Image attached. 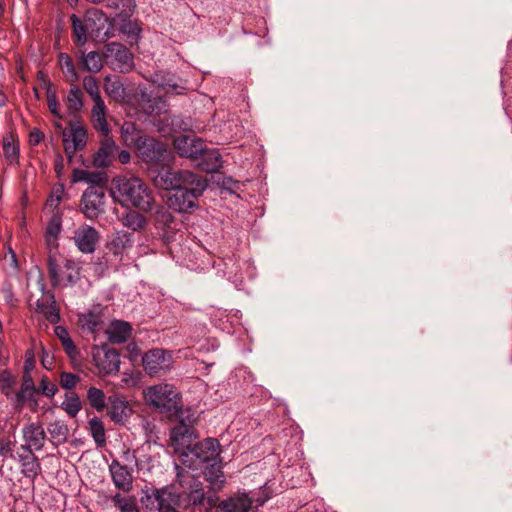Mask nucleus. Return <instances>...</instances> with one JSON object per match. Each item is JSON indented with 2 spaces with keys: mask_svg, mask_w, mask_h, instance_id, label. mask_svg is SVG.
Wrapping results in <instances>:
<instances>
[{
  "mask_svg": "<svg viewBox=\"0 0 512 512\" xmlns=\"http://www.w3.org/2000/svg\"><path fill=\"white\" fill-rule=\"evenodd\" d=\"M112 197L123 207L133 206L144 212L154 205V197L148 185L136 176H119L113 179Z\"/></svg>",
  "mask_w": 512,
  "mask_h": 512,
  "instance_id": "obj_1",
  "label": "nucleus"
},
{
  "mask_svg": "<svg viewBox=\"0 0 512 512\" xmlns=\"http://www.w3.org/2000/svg\"><path fill=\"white\" fill-rule=\"evenodd\" d=\"M174 147L181 157L193 160L203 157L204 161L199 166L206 172H214L221 167L220 154L216 150H208L201 138L181 135L174 139Z\"/></svg>",
  "mask_w": 512,
  "mask_h": 512,
  "instance_id": "obj_2",
  "label": "nucleus"
},
{
  "mask_svg": "<svg viewBox=\"0 0 512 512\" xmlns=\"http://www.w3.org/2000/svg\"><path fill=\"white\" fill-rule=\"evenodd\" d=\"M142 394L146 404L160 413L177 414L182 408L181 394L172 384L151 385Z\"/></svg>",
  "mask_w": 512,
  "mask_h": 512,
  "instance_id": "obj_3",
  "label": "nucleus"
},
{
  "mask_svg": "<svg viewBox=\"0 0 512 512\" xmlns=\"http://www.w3.org/2000/svg\"><path fill=\"white\" fill-rule=\"evenodd\" d=\"M181 496L175 484H168L160 488H151L144 491L141 501L150 512H167L179 508Z\"/></svg>",
  "mask_w": 512,
  "mask_h": 512,
  "instance_id": "obj_4",
  "label": "nucleus"
},
{
  "mask_svg": "<svg viewBox=\"0 0 512 512\" xmlns=\"http://www.w3.org/2000/svg\"><path fill=\"white\" fill-rule=\"evenodd\" d=\"M48 273L52 286L68 287L80 280V262L69 258H60L49 255Z\"/></svg>",
  "mask_w": 512,
  "mask_h": 512,
  "instance_id": "obj_5",
  "label": "nucleus"
},
{
  "mask_svg": "<svg viewBox=\"0 0 512 512\" xmlns=\"http://www.w3.org/2000/svg\"><path fill=\"white\" fill-rule=\"evenodd\" d=\"M207 182L201 176H196L193 184L176 189L168 198L171 208L180 213L190 212L196 207L197 199L203 194Z\"/></svg>",
  "mask_w": 512,
  "mask_h": 512,
  "instance_id": "obj_6",
  "label": "nucleus"
},
{
  "mask_svg": "<svg viewBox=\"0 0 512 512\" xmlns=\"http://www.w3.org/2000/svg\"><path fill=\"white\" fill-rule=\"evenodd\" d=\"M173 364L169 351L161 348L148 350L142 356V365L145 372L151 377H158L170 371Z\"/></svg>",
  "mask_w": 512,
  "mask_h": 512,
  "instance_id": "obj_7",
  "label": "nucleus"
},
{
  "mask_svg": "<svg viewBox=\"0 0 512 512\" xmlns=\"http://www.w3.org/2000/svg\"><path fill=\"white\" fill-rule=\"evenodd\" d=\"M105 58L107 65L114 71L129 72L134 65L130 50L120 43H109L106 47Z\"/></svg>",
  "mask_w": 512,
  "mask_h": 512,
  "instance_id": "obj_8",
  "label": "nucleus"
},
{
  "mask_svg": "<svg viewBox=\"0 0 512 512\" xmlns=\"http://www.w3.org/2000/svg\"><path fill=\"white\" fill-rule=\"evenodd\" d=\"M105 190L102 186H89L81 197V211L88 219H96L104 212Z\"/></svg>",
  "mask_w": 512,
  "mask_h": 512,
  "instance_id": "obj_9",
  "label": "nucleus"
},
{
  "mask_svg": "<svg viewBox=\"0 0 512 512\" xmlns=\"http://www.w3.org/2000/svg\"><path fill=\"white\" fill-rule=\"evenodd\" d=\"M138 156L144 162L157 163L165 158L166 146L153 137L143 136L136 139Z\"/></svg>",
  "mask_w": 512,
  "mask_h": 512,
  "instance_id": "obj_10",
  "label": "nucleus"
},
{
  "mask_svg": "<svg viewBox=\"0 0 512 512\" xmlns=\"http://www.w3.org/2000/svg\"><path fill=\"white\" fill-rule=\"evenodd\" d=\"M73 239L80 252L91 254L95 251L100 236L94 227L84 224L75 230Z\"/></svg>",
  "mask_w": 512,
  "mask_h": 512,
  "instance_id": "obj_11",
  "label": "nucleus"
},
{
  "mask_svg": "<svg viewBox=\"0 0 512 512\" xmlns=\"http://www.w3.org/2000/svg\"><path fill=\"white\" fill-rule=\"evenodd\" d=\"M109 473L115 488L125 493L130 492L132 490V469L122 464L119 460L113 459L109 464Z\"/></svg>",
  "mask_w": 512,
  "mask_h": 512,
  "instance_id": "obj_12",
  "label": "nucleus"
},
{
  "mask_svg": "<svg viewBox=\"0 0 512 512\" xmlns=\"http://www.w3.org/2000/svg\"><path fill=\"white\" fill-rule=\"evenodd\" d=\"M197 175L187 170H166L160 174L161 185L166 190L174 192L184 185L193 184Z\"/></svg>",
  "mask_w": 512,
  "mask_h": 512,
  "instance_id": "obj_13",
  "label": "nucleus"
},
{
  "mask_svg": "<svg viewBox=\"0 0 512 512\" xmlns=\"http://www.w3.org/2000/svg\"><path fill=\"white\" fill-rule=\"evenodd\" d=\"M22 435L25 442L24 447L31 453L32 450L39 451L44 447L46 433L42 425L38 423H29L22 429Z\"/></svg>",
  "mask_w": 512,
  "mask_h": 512,
  "instance_id": "obj_14",
  "label": "nucleus"
},
{
  "mask_svg": "<svg viewBox=\"0 0 512 512\" xmlns=\"http://www.w3.org/2000/svg\"><path fill=\"white\" fill-rule=\"evenodd\" d=\"M118 146L115 141L109 136H104L100 143V147L93 156V165L97 168L108 167L114 160Z\"/></svg>",
  "mask_w": 512,
  "mask_h": 512,
  "instance_id": "obj_15",
  "label": "nucleus"
},
{
  "mask_svg": "<svg viewBox=\"0 0 512 512\" xmlns=\"http://www.w3.org/2000/svg\"><path fill=\"white\" fill-rule=\"evenodd\" d=\"M187 499L189 505L194 507H204L206 511H210L214 508L218 501V497L215 492L213 494H205L203 485L200 482H196L190 487Z\"/></svg>",
  "mask_w": 512,
  "mask_h": 512,
  "instance_id": "obj_16",
  "label": "nucleus"
},
{
  "mask_svg": "<svg viewBox=\"0 0 512 512\" xmlns=\"http://www.w3.org/2000/svg\"><path fill=\"white\" fill-rule=\"evenodd\" d=\"M253 500L246 493L229 497L216 505V512H250Z\"/></svg>",
  "mask_w": 512,
  "mask_h": 512,
  "instance_id": "obj_17",
  "label": "nucleus"
},
{
  "mask_svg": "<svg viewBox=\"0 0 512 512\" xmlns=\"http://www.w3.org/2000/svg\"><path fill=\"white\" fill-rule=\"evenodd\" d=\"M127 400L119 395L108 397V415L114 423H124L131 415Z\"/></svg>",
  "mask_w": 512,
  "mask_h": 512,
  "instance_id": "obj_18",
  "label": "nucleus"
},
{
  "mask_svg": "<svg viewBox=\"0 0 512 512\" xmlns=\"http://www.w3.org/2000/svg\"><path fill=\"white\" fill-rule=\"evenodd\" d=\"M78 323L84 332L91 334L98 333L104 324L103 314L100 307L80 313L78 315Z\"/></svg>",
  "mask_w": 512,
  "mask_h": 512,
  "instance_id": "obj_19",
  "label": "nucleus"
},
{
  "mask_svg": "<svg viewBox=\"0 0 512 512\" xmlns=\"http://www.w3.org/2000/svg\"><path fill=\"white\" fill-rule=\"evenodd\" d=\"M192 452L200 462L215 461L220 454V444L215 438H207L195 444Z\"/></svg>",
  "mask_w": 512,
  "mask_h": 512,
  "instance_id": "obj_20",
  "label": "nucleus"
},
{
  "mask_svg": "<svg viewBox=\"0 0 512 512\" xmlns=\"http://www.w3.org/2000/svg\"><path fill=\"white\" fill-rule=\"evenodd\" d=\"M132 333V326L122 320H114L108 326L106 334L108 340L114 344H121L126 342Z\"/></svg>",
  "mask_w": 512,
  "mask_h": 512,
  "instance_id": "obj_21",
  "label": "nucleus"
},
{
  "mask_svg": "<svg viewBox=\"0 0 512 512\" xmlns=\"http://www.w3.org/2000/svg\"><path fill=\"white\" fill-rule=\"evenodd\" d=\"M72 24V38L76 45L83 46L88 41V30L92 27V20L86 17L84 20L80 19L76 14L70 17Z\"/></svg>",
  "mask_w": 512,
  "mask_h": 512,
  "instance_id": "obj_22",
  "label": "nucleus"
},
{
  "mask_svg": "<svg viewBox=\"0 0 512 512\" xmlns=\"http://www.w3.org/2000/svg\"><path fill=\"white\" fill-rule=\"evenodd\" d=\"M120 355L114 349L106 350L102 357L96 360V365L104 374H116L120 369Z\"/></svg>",
  "mask_w": 512,
  "mask_h": 512,
  "instance_id": "obj_23",
  "label": "nucleus"
},
{
  "mask_svg": "<svg viewBox=\"0 0 512 512\" xmlns=\"http://www.w3.org/2000/svg\"><path fill=\"white\" fill-rule=\"evenodd\" d=\"M179 419V424L172 428L170 437L174 443H183L184 440L191 436L192 433V423L194 419H191L190 416L187 417V421L183 417V410L180 409V412L174 414Z\"/></svg>",
  "mask_w": 512,
  "mask_h": 512,
  "instance_id": "obj_24",
  "label": "nucleus"
},
{
  "mask_svg": "<svg viewBox=\"0 0 512 512\" xmlns=\"http://www.w3.org/2000/svg\"><path fill=\"white\" fill-rule=\"evenodd\" d=\"M91 118L94 128L101 132L103 136H107L110 133L106 119V106L103 100L94 102Z\"/></svg>",
  "mask_w": 512,
  "mask_h": 512,
  "instance_id": "obj_25",
  "label": "nucleus"
},
{
  "mask_svg": "<svg viewBox=\"0 0 512 512\" xmlns=\"http://www.w3.org/2000/svg\"><path fill=\"white\" fill-rule=\"evenodd\" d=\"M37 311L45 316L52 324L60 321V313L54 295L49 293L42 301H37Z\"/></svg>",
  "mask_w": 512,
  "mask_h": 512,
  "instance_id": "obj_26",
  "label": "nucleus"
},
{
  "mask_svg": "<svg viewBox=\"0 0 512 512\" xmlns=\"http://www.w3.org/2000/svg\"><path fill=\"white\" fill-rule=\"evenodd\" d=\"M203 474L205 480L210 483L215 493L224 487L226 478L218 463L215 462L206 466Z\"/></svg>",
  "mask_w": 512,
  "mask_h": 512,
  "instance_id": "obj_27",
  "label": "nucleus"
},
{
  "mask_svg": "<svg viewBox=\"0 0 512 512\" xmlns=\"http://www.w3.org/2000/svg\"><path fill=\"white\" fill-rule=\"evenodd\" d=\"M151 81L162 88L165 92H174L175 94H181L185 87L173 81L170 73L159 71L152 75Z\"/></svg>",
  "mask_w": 512,
  "mask_h": 512,
  "instance_id": "obj_28",
  "label": "nucleus"
},
{
  "mask_svg": "<svg viewBox=\"0 0 512 512\" xmlns=\"http://www.w3.org/2000/svg\"><path fill=\"white\" fill-rule=\"evenodd\" d=\"M134 239L133 235L127 231H117L111 242L109 243V250L115 254H122L125 249L133 246Z\"/></svg>",
  "mask_w": 512,
  "mask_h": 512,
  "instance_id": "obj_29",
  "label": "nucleus"
},
{
  "mask_svg": "<svg viewBox=\"0 0 512 512\" xmlns=\"http://www.w3.org/2000/svg\"><path fill=\"white\" fill-rule=\"evenodd\" d=\"M2 150L5 159L14 164L18 162L19 145L14 134L6 133L2 138Z\"/></svg>",
  "mask_w": 512,
  "mask_h": 512,
  "instance_id": "obj_30",
  "label": "nucleus"
},
{
  "mask_svg": "<svg viewBox=\"0 0 512 512\" xmlns=\"http://www.w3.org/2000/svg\"><path fill=\"white\" fill-rule=\"evenodd\" d=\"M81 67L91 73H98L103 68V59L100 53L91 51L88 53L82 52Z\"/></svg>",
  "mask_w": 512,
  "mask_h": 512,
  "instance_id": "obj_31",
  "label": "nucleus"
},
{
  "mask_svg": "<svg viewBox=\"0 0 512 512\" xmlns=\"http://www.w3.org/2000/svg\"><path fill=\"white\" fill-rule=\"evenodd\" d=\"M47 430L54 445L58 446L66 442L69 429L63 421L49 423Z\"/></svg>",
  "mask_w": 512,
  "mask_h": 512,
  "instance_id": "obj_32",
  "label": "nucleus"
},
{
  "mask_svg": "<svg viewBox=\"0 0 512 512\" xmlns=\"http://www.w3.org/2000/svg\"><path fill=\"white\" fill-rule=\"evenodd\" d=\"M143 110L150 116H158L167 112L168 104L163 97H148L147 99H144Z\"/></svg>",
  "mask_w": 512,
  "mask_h": 512,
  "instance_id": "obj_33",
  "label": "nucleus"
},
{
  "mask_svg": "<svg viewBox=\"0 0 512 512\" xmlns=\"http://www.w3.org/2000/svg\"><path fill=\"white\" fill-rule=\"evenodd\" d=\"M104 90L107 95L115 100H121L125 95V88L116 76H106Z\"/></svg>",
  "mask_w": 512,
  "mask_h": 512,
  "instance_id": "obj_34",
  "label": "nucleus"
},
{
  "mask_svg": "<svg viewBox=\"0 0 512 512\" xmlns=\"http://www.w3.org/2000/svg\"><path fill=\"white\" fill-rule=\"evenodd\" d=\"M121 222L123 226L133 231H140L146 226L145 217L134 210H130L123 214Z\"/></svg>",
  "mask_w": 512,
  "mask_h": 512,
  "instance_id": "obj_35",
  "label": "nucleus"
},
{
  "mask_svg": "<svg viewBox=\"0 0 512 512\" xmlns=\"http://www.w3.org/2000/svg\"><path fill=\"white\" fill-rule=\"evenodd\" d=\"M88 426L97 447H103L106 444V434L102 420L98 417H93L89 420Z\"/></svg>",
  "mask_w": 512,
  "mask_h": 512,
  "instance_id": "obj_36",
  "label": "nucleus"
},
{
  "mask_svg": "<svg viewBox=\"0 0 512 512\" xmlns=\"http://www.w3.org/2000/svg\"><path fill=\"white\" fill-rule=\"evenodd\" d=\"M54 333L61 341V344L67 355L70 358H74L78 354V351L67 329L64 326H56L54 328Z\"/></svg>",
  "mask_w": 512,
  "mask_h": 512,
  "instance_id": "obj_37",
  "label": "nucleus"
},
{
  "mask_svg": "<svg viewBox=\"0 0 512 512\" xmlns=\"http://www.w3.org/2000/svg\"><path fill=\"white\" fill-rule=\"evenodd\" d=\"M61 230H62L61 219L59 216L55 215L49 221L47 228H46V233H45L46 243L49 247H54V248L57 247V239L61 233Z\"/></svg>",
  "mask_w": 512,
  "mask_h": 512,
  "instance_id": "obj_38",
  "label": "nucleus"
},
{
  "mask_svg": "<svg viewBox=\"0 0 512 512\" xmlns=\"http://www.w3.org/2000/svg\"><path fill=\"white\" fill-rule=\"evenodd\" d=\"M59 65L64 73L67 80L71 83H75L78 81V73L75 69L74 63L71 57L66 53H60L59 57Z\"/></svg>",
  "mask_w": 512,
  "mask_h": 512,
  "instance_id": "obj_39",
  "label": "nucleus"
},
{
  "mask_svg": "<svg viewBox=\"0 0 512 512\" xmlns=\"http://www.w3.org/2000/svg\"><path fill=\"white\" fill-rule=\"evenodd\" d=\"M112 502L119 512H140L134 497L117 493L112 497Z\"/></svg>",
  "mask_w": 512,
  "mask_h": 512,
  "instance_id": "obj_40",
  "label": "nucleus"
},
{
  "mask_svg": "<svg viewBox=\"0 0 512 512\" xmlns=\"http://www.w3.org/2000/svg\"><path fill=\"white\" fill-rule=\"evenodd\" d=\"M22 473L25 477L34 479L41 470L38 458L31 453L30 456L21 458Z\"/></svg>",
  "mask_w": 512,
  "mask_h": 512,
  "instance_id": "obj_41",
  "label": "nucleus"
},
{
  "mask_svg": "<svg viewBox=\"0 0 512 512\" xmlns=\"http://www.w3.org/2000/svg\"><path fill=\"white\" fill-rule=\"evenodd\" d=\"M61 407L70 417H75L81 410L82 404L78 395L71 392L65 395Z\"/></svg>",
  "mask_w": 512,
  "mask_h": 512,
  "instance_id": "obj_42",
  "label": "nucleus"
},
{
  "mask_svg": "<svg viewBox=\"0 0 512 512\" xmlns=\"http://www.w3.org/2000/svg\"><path fill=\"white\" fill-rule=\"evenodd\" d=\"M87 399L90 405L98 412H102L106 407V396L99 388L90 387L87 391Z\"/></svg>",
  "mask_w": 512,
  "mask_h": 512,
  "instance_id": "obj_43",
  "label": "nucleus"
},
{
  "mask_svg": "<svg viewBox=\"0 0 512 512\" xmlns=\"http://www.w3.org/2000/svg\"><path fill=\"white\" fill-rule=\"evenodd\" d=\"M67 106L72 113L81 110L83 107L82 92L76 85H72L68 91Z\"/></svg>",
  "mask_w": 512,
  "mask_h": 512,
  "instance_id": "obj_44",
  "label": "nucleus"
},
{
  "mask_svg": "<svg viewBox=\"0 0 512 512\" xmlns=\"http://www.w3.org/2000/svg\"><path fill=\"white\" fill-rule=\"evenodd\" d=\"M83 88L89 94L93 102L103 100L100 93L99 83L94 76L84 77Z\"/></svg>",
  "mask_w": 512,
  "mask_h": 512,
  "instance_id": "obj_45",
  "label": "nucleus"
},
{
  "mask_svg": "<svg viewBox=\"0 0 512 512\" xmlns=\"http://www.w3.org/2000/svg\"><path fill=\"white\" fill-rule=\"evenodd\" d=\"M121 134L126 143H133L134 145L136 144V139L142 137L133 122H124L121 126Z\"/></svg>",
  "mask_w": 512,
  "mask_h": 512,
  "instance_id": "obj_46",
  "label": "nucleus"
},
{
  "mask_svg": "<svg viewBox=\"0 0 512 512\" xmlns=\"http://www.w3.org/2000/svg\"><path fill=\"white\" fill-rule=\"evenodd\" d=\"M64 194H65L64 185L62 183L56 184L53 187L51 195L47 200V206H49L50 208H53V209L57 208L58 205L60 204V202L62 201Z\"/></svg>",
  "mask_w": 512,
  "mask_h": 512,
  "instance_id": "obj_47",
  "label": "nucleus"
},
{
  "mask_svg": "<svg viewBox=\"0 0 512 512\" xmlns=\"http://www.w3.org/2000/svg\"><path fill=\"white\" fill-rule=\"evenodd\" d=\"M68 138H70L73 144L82 149L86 144V130L81 126L74 127L71 129Z\"/></svg>",
  "mask_w": 512,
  "mask_h": 512,
  "instance_id": "obj_48",
  "label": "nucleus"
},
{
  "mask_svg": "<svg viewBox=\"0 0 512 512\" xmlns=\"http://www.w3.org/2000/svg\"><path fill=\"white\" fill-rule=\"evenodd\" d=\"M79 382V377L73 373L62 372L60 375V385L64 389L71 390Z\"/></svg>",
  "mask_w": 512,
  "mask_h": 512,
  "instance_id": "obj_49",
  "label": "nucleus"
},
{
  "mask_svg": "<svg viewBox=\"0 0 512 512\" xmlns=\"http://www.w3.org/2000/svg\"><path fill=\"white\" fill-rule=\"evenodd\" d=\"M47 104L50 112L53 115L61 117L56 93L50 87L47 90Z\"/></svg>",
  "mask_w": 512,
  "mask_h": 512,
  "instance_id": "obj_50",
  "label": "nucleus"
},
{
  "mask_svg": "<svg viewBox=\"0 0 512 512\" xmlns=\"http://www.w3.org/2000/svg\"><path fill=\"white\" fill-rule=\"evenodd\" d=\"M40 389L42 393L47 397H53L57 392V387L50 383L47 377H43L40 382Z\"/></svg>",
  "mask_w": 512,
  "mask_h": 512,
  "instance_id": "obj_51",
  "label": "nucleus"
},
{
  "mask_svg": "<svg viewBox=\"0 0 512 512\" xmlns=\"http://www.w3.org/2000/svg\"><path fill=\"white\" fill-rule=\"evenodd\" d=\"M13 378L11 373L8 370H3L0 372V389L2 391L8 390L12 387Z\"/></svg>",
  "mask_w": 512,
  "mask_h": 512,
  "instance_id": "obj_52",
  "label": "nucleus"
},
{
  "mask_svg": "<svg viewBox=\"0 0 512 512\" xmlns=\"http://www.w3.org/2000/svg\"><path fill=\"white\" fill-rule=\"evenodd\" d=\"M35 353L33 349H28L25 352L24 372L29 374L34 369Z\"/></svg>",
  "mask_w": 512,
  "mask_h": 512,
  "instance_id": "obj_53",
  "label": "nucleus"
},
{
  "mask_svg": "<svg viewBox=\"0 0 512 512\" xmlns=\"http://www.w3.org/2000/svg\"><path fill=\"white\" fill-rule=\"evenodd\" d=\"M102 181L103 176L101 173L88 171V176L86 177V180L84 182L91 184L90 186H100L99 184Z\"/></svg>",
  "mask_w": 512,
  "mask_h": 512,
  "instance_id": "obj_54",
  "label": "nucleus"
},
{
  "mask_svg": "<svg viewBox=\"0 0 512 512\" xmlns=\"http://www.w3.org/2000/svg\"><path fill=\"white\" fill-rule=\"evenodd\" d=\"M53 361L54 358L48 351H46L44 348H42V357H41V364L42 366L47 369L51 370L53 368Z\"/></svg>",
  "mask_w": 512,
  "mask_h": 512,
  "instance_id": "obj_55",
  "label": "nucleus"
},
{
  "mask_svg": "<svg viewBox=\"0 0 512 512\" xmlns=\"http://www.w3.org/2000/svg\"><path fill=\"white\" fill-rule=\"evenodd\" d=\"M87 176V170L76 168L72 172V183L84 182Z\"/></svg>",
  "mask_w": 512,
  "mask_h": 512,
  "instance_id": "obj_56",
  "label": "nucleus"
},
{
  "mask_svg": "<svg viewBox=\"0 0 512 512\" xmlns=\"http://www.w3.org/2000/svg\"><path fill=\"white\" fill-rule=\"evenodd\" d=\"M54 171L58 178H61L64 172V158L62 155L58 154L55 157L54 161Z\"/></svg>",
  "mask_w": 512,
  "mask_h": 512,
  "instance_id": "obj_57",
  "label": "nucleus"
},
{
  "mask_svg": "<svg viewBox=\"0 0 512 512\" xmlns=\"http://www.w3.org/2000/svg\"><path fill=\"white\" fill-rule=\"evenodd\" d=\"M79 149L78 146L72 143L70 138H64V151L70 158Z\"/></svg>",
  "mask_w": 512,
  "mask_h": 512,
  "instance_id": "obj_58",
  "label": "nucleus"
},
{
  "mask_svg": "<svg viewBox=\"0 0 512 512\" xmlns=\"http://www.w3.org/2000/svg\"><path fill=\"white\" fill-rule=\"evenodd\" d=\"M173 216L167 210H162L157 212V222L162 221L165 225H168L172 222Z\"/></svg>",
  "mask_w": 512,
  "mask_h": 512,
  "instance_id": "obj_59",
  "label": "nucleus"
},
{
  "mask_svg": "<svg viewBox=\"0 0 512 512\" xmlns=\"http://www.w3.org/2000/svg\"><path fill=\"white\" fill-rule=\"evenodd\" d=\"M2 294H3V297L8 305L14 306L16 304L17 299L15 298V296L10 288L3 289Z\"/></svg>",
  "mask_w": 512,
  "mask_h": 512,
  "instance_id": "obj_60",
  "label": "nucleus"
},
{
  "mask_svg": "<svg viewBox=\"0 0 512 512\" xmlns=\"http://www.w3.org/2000/svg\"><path fill=\"white\" fill-rule=\"evenodd\" d=\"M118 159L122 164H127L131 159L130 153L127 150H121L118 153Z\"/></svg>",
  "mask_w": 512,
  "mask_h": 512,
  "instance_id": "obj_61",
  "label": "nucleus"
},
{
  "mask_svg": "<svg viewBox=\"0 0 512 512\" xmlns=\"http://www.w3.org/2000/svg\"><path fill=\"white\" fill-rule=\"evenodd\" d=\"M23 385H24L26 388H34V385H33L32 379L30 378L29 374H25V376H24V382H23Z\"/></svg>",
  "mask_w": 512,
  "mask_h": 512,
  "instance_id": "obj_62",
  "label": "nucleus"
},
{
  "mask_svg": "<svg viewBox=\"0 0 512 512\" xmlns=\"http://www.w3.org/2000/svg\"><path fill=\"white\" fill-rule=\"evenodd\" d=\"M4 13V0H0V16Z\"/></svg>",
  "mask_w": 512,
  "mask_h": 512,
  "instance_id": "obj_63",
  "label": "nucleus"
},
{
  "mask_svg": "<svg viewBox=\"0 0 512 512\" xmlns=\"http://www.w3.org/2000/svg\"><path fill=\"white\" fill-rule=\"evenodd\" d=\"M8 451H9V448H8V447L6 448V447L2 446V447L0 448V454H2V455H3V454H5V453H6V452H8Z\"/></svg>",
  "mask_w": 512,
  "mask_h": 512,
  "instance_id": "obj_64",
  "label": "nucleus"
}]
</instances>
